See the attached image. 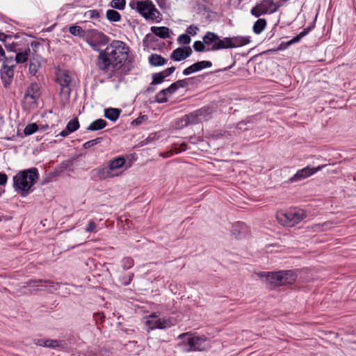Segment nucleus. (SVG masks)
Returning <instances> with one entry per match:
<instances>
[{
    "mask_svg": "<svg viewBox=\"0 0 356 356\" xmlns=\"http://www.w3.org/2000/svg\"><path fill=\"white\" fill-rule=\"evenodd\" d=\"M95 179L99 180H105L106 179L113 178L122 174V172H112L108 166H101L92 171Z\"/></svg>",
    "mask_w": 356,
    "mask_h": 356,
    "instance_id": "9b49d317",
    "label": "nucleus"
},
{
    "mask_svg": "<svg viewBox=\"0 0 356 356\" xmlns=\"http://www.w3.org/2000/svg\"><path fill=\"white\" fill-rule=\"evenodd\" d=\"M198 30H199V29L197 26H196L195 25H191L187 28L186 32L189 35H195L197 34V32Z\"/></svg>",
    "mask_w": 356,
    "mask_h": 356,
    "instance_id": "8fccbe9b",
    "label": "nucleus"
},
{
    "mask_svg": "<svg viewBox=\"0 0 356 356\" xmlns=\"http://www.w3.org/2000/svg\"><path fill=\"white\" fill-rule=\"evenodd\" d=\"M56 81L61 87V91H63L64 88H68L72 81V77L70 76L67 71H61L57 73Z\"/></svg>",
    "mask_w": 356,
    "mask_h": 356,
    "instance_id": "f3484780",
    "label": "nucleus"
},
{
    "mask_svg": "<svg viewBox=\"0 0 356 356\" xmlns=\"http://www.w3.org/2000/svg\"><path fill=\"white\" fill-rule=\"evenodd\" d=\"M163 90H165V92H166L167 95L172 94L176 91L175 88H172V84L167 88L163 89Z\"/></svg>",
    "mask_w": 356,
    "mask_h": 356,
    "instance_id": "680f3d73",
    "label": "nucleus"
},
{
    "mask_svg": "<svg viewBox=\"0 0 356 356\" xmlns=\"http://www.w3.org/2000/svg\"><path fill=\"white\" fill-rule=\"evenodd\" d=\"M15 53H11L10 54L8 53V54H6V57H4L3 63L2 65H13L15 66Z\"/></svg>",
    "mask_w": 356,
    "mask_h": 356,
    "instance_id": "ea45409f",
    "label": "nucleus"
},
{
    "mask_svg": "<svg viewBox=\"0 0 356 356\" xmlns=\"http://www.w3.org/2000/svg\"><path fill=\"white\" fill-rule=\"evenodd\" d=\"M195 111L198 114V118L200 120L202 119L204 120H208L211 118L213 109L209 106H204L196 110Z\"/></svg>",
    "mask_w": 356,
    "mask_h": 356,
    "instance_id": "393cba45",
    "label": "nucleus"
},
{
    "mask_svg": "<svg viewBox=\"0 0 356 356\" xmlns=\"http://www.w3.org/2000/svg\"><path fill=\"white\" fill-rule=\"evenodd\" d=\"M212 66V63L208 60H202L195 63L191 66L186 67L183 71V74L185 76L189 75L193 72L202 70V69L210 67Z\"/></svg>",
    "mask_w": 356,
    "mask_h": 356,
    "instance_id": "2eb2a0df",
    "label": "nucleus"
},
{
    "mask_svg": "<svg viewBox=\"0 0 356 356\" xmlns=\"http://www.w3.org/2000/svg\"><path fill=\"white\" fill-rule=\"evenodd\" d=\"M138 13L145 19L159 22L161 20V14L150 0L141 1L138 5Z\"/></svg>",
    "mask_w": 356,
    "mask_h": 356,
    "instance_id": "39448f33",
    "label": "nucleus"
},
{
    "mask_svg": "<svg viewBox=\"0 0 356 356\" xmlns=\"http://www.w3.org/2000/svg\"><path fill=\"white\" fill-rule=\"evenodd\" d=\"M38 129V126L36 123H31L26 125L24 129V133L26 136L34 134Z\"/></svg>",
    "mask_w": 356,
    "mask_h": 356,
    "instance_id": "c9c22d12",
    "label": "nucleus"
},
{
    "mask_svg": "<svg viewBox=\"0 0 356 356\" xmlns=\"http://www.w3.org/2000/svg\"><path fill=\"white\" fill-rule=\"evenodd\" d=\"M6 52L3 47L0 44V63H3L4 57H6Z\"/></svg>",
    "mask_w": 356,
    "mask_h": 356,
    "instance_id": "052dcab7",
    "label": "nucleus"
},
{
    "mask_svg": "<svg viewBox=\"0 0 356 356\" xmlns=\"http://www.w3.org/2000/svg\"><path fill=\"white\" fill-rule=\"evenodd\" d=\"M189 79H185L178 80V81L172 83V88H175L176 90H177L180 88H186L188 86V81Z\"/></svg>",
    "mask_w": 356,
    "mask_h": 356,
    "instance_id": "4c0bfd02",
    "label": "nucleus"
},
{
    "mask_svg": "<svg viewBox=\"0 0 356 356\" xmlns=\"http://www.w3.org/2000/svg\"><path fill=\"white\" fill-rule=\"evenodd\" d=\"M266 25L267 22L265 19H259L253 25V31L256 34H260L265 29Z\"/></svg>",
    "mask_w": 356,
    "mask_h": 356,
    "instance_id": "c85d7f7f",
    "label": "nucleus"
},
{
    "mask_svg": "<svg viewBox=\"0 0 356 356\" xmlns=\"http://www.w3.org/2000/svg\"><path fill=\"white\" fill-rule=\"evenodd\" d=\"M152 32L156 36L165 39L170 37L169 29L166 26H152Z\"/></svg>",
    "mask_w": 356,
    "mask_h": 356,
    "instance_id": "5701e85b",
    "label": "nucleus"
},
{
    "mask_svg": "<svg viewBox=\"0 0 356 356\" xmlns=\"http://www.w3.org/2000/svg\"><path fill=\"white\" fill-rule=\"evenodd\" d=\"M102 140V138H97L95 139L88 140L83 144V148L89 149V148L95 146V145L101 143Z\"/></svg>",
    "mask_w": 356,
    "mask_h": 356,
    "instance_id": "37998d69",
    "label": "nucleus"
},
{
    "mask_svg": "<svg viewBox=\"0 0 356 356\" xmlns=\"http://www.w3.org/2000/svg\"><path fill=\"white\" fill-rule=\"evenodd\" d=\"M250 42V37L234 36L225 38V49H232L245 46Z\"/></svg>",
    "mask_w": 356,
    "mask_h": 356,
    "instance_id": "6e6552de",
    "label": "nucleus"
},
{
    "mask_svg": "<svg viewBox=\"0 0 356 356\" xmlns=\"http://www.w3.org/2000/svg\"><path fill=\"white\" fill-rule=\"evenodd\" d=\"M290 44H288V42H282L280 46L277 47V50H282V49H285L286 48H287Z\"/></svg>",
    "mask_w": 356,
    "mask_h": 356,
    "instance_id": "338daca9",
    "label": "nucleus"
},
{
    "mask_svg": "<svg viewBox=\"0 0 356 356\" xmlns=\"http://www.w3.org/2000/svg\"><path fill=\"white\" fill-rule=\"evenodd\" d=\"M156 102L158 103H165L168 101V95L165 90H161L155 97Z\"/></svg>",
    "mask_w": 356,
    "mask_h": 356,
    "instance_id": "a19ab883",
    "label": "nucleus"
},
{
    "mask_svg": "<svg viewBox=\"0 0 356 356\" xmlns=\"http://www.w3.org/2000/svg\"><path fill=\"white\" fill-rule=\"evenodd\" d=\"M200 122V119L198 118V114L195 111L187 115H185L181 118L179 119L177 122V124L180 128H183L190 124H197Z\"/></svg>",
    "mask_w": 356,
    "mask_h": 356,
    "instance_id": "ddd939ff",
    "label": "nucleus"
},
{
    "mask_svg": "<svg viewBox=\"0 0 356 356\" xmlns=\"http://www.w3.org/2000/svg\"><path fill=\"white\" fill-rule=\"evenodd\" d=\"M147 325L150 330L154 329H164L169 325V321L167 320L157 319V320H148Z\"/></svg>",
    "mask_w": 356,
    "mask_h": 356,
    "instance_id": "aec40b11",
    "label": "nucleus"
},
{
    "mask_svg": "<svg viewBox=\"0 0 356 356\" xmlns=\"http://www.w3.org/2000/svg\"><path fill=\"white\" fill-rule=\"evenodd\" d=\"M314 27V22L307 28H305L298 35L288 41V44H293L298 42L303 37L307 35Z\"/></svg>",
    "mask_w": 356,
    "mask_h": 356,
    "instance_id": "b1692460",
    "label": "nucleus"
},
{
    "mask_svg": "<svg viewBox=\"0 0 356 356\" xmlns=\"http://www.w3.org/2000/svg\"><path fill=\"white\" fill-rule=\"evenodd\" d=\"M126 5L125 0H112L110 6L111 8L122 10L124 8Z\"/></svg>",
    "mask_w": 356,
    "mask_h": 356,
    "instance_id": "f704fd0d",
    "label": "nucleus"
},
{
    "mask_svg": "<svg viewBox=\"0 0 356 356\" xmlns=\"http://www.w3.org/2000/svg\"><path fill=\"white\" fill-rule=\"evenodd\" d=\"M40 45V43L37 41H33L31 42V47L33 49L34 51H36V49Z\"/></svg>",
    "mask_w": 356,
    "mask_h": 356,
    "instance_id": "0e129e2a",
    "label": "nucleus"
},
{
    "mask_svg": "<svg viewBox=\"0 0 356 356\" xmlns=\"http://www.w3.org/2000/svg\"><path fill=\"white\" fill-rule=\"evenodd\" d=\"M122 262L124 269H129L134 266V259L131 257H124Z\"/></svg>",
    "mask_w": 356,
    "mask_h": 356,
    "instance_id": "c03bdc74",
    "label": "nucleus"
},
{
    "mask_svg": "<svg viewBox=\"0 0 356 356\" xmlns=\"http://www.w3.org/2000/svg\"><path fill=\"white\" fill-rule=\"evenodd\" d=\"M122 111L119 108H108L104 110V117L112 122L116 121Z\"/></svg>",
    "mask_w": 356,
    "mask_h": 356,
    "instance_id": "4be33fe9",
    "label": "nucleus"
},
{
    "mask_svg": "<svg viewBox=\"0 0 356 356\" xmlns=\"http://www.w3.org/2000/svg\"><path fill=\"white\" fill-rule=\"evenodd\" d=\"M96 227H97V226H96L95 222L94 221H92V220H90V221L88 222V225H87V227H86V232H94V231H95V229H96Z\"/></svg>",
    "mask_w": 356,
    "mask_h": 356,
    "instance_id": "3c124183",
    "label": "nucleus"
},
{
    "mask_svg": "<svg viewBox=\"0 0 356 356\" xmlns=\"http://www.w3.org/2000/svg\"><path fill=\"white\" fill-rule=\"evenodd\" d=\"M147 115H142L137 118L136 120H134L132 122L133 124L139 125L142 124L143 120H147Z\"/></svg>",
    "mask_w": 356,
    "mask_h": 356,
    "instance_id": "864d4df0",
    "label": "nucleus"
},
{
    "mask_svg": "<svg viewBox=\"0 0 356 356\" xmlns=\"http://www.w3.org/2000/svg\"><path fill=\"white\" fill-rule=\"evenodd\" d=\"M7 38H10V35H6L5 33L0 32V41L6 42Z\"/></svg>",
    "mask_w": 356,
    "mask_h": 356,
    "instance_id": "e2e57ef3",
    "label": "nucleus"
},
{
    "mask_svg": "<svg viewBox=\"0 0 356 356\" xmlns=\"http://www.w3.org/2000/svg\"><path fill=\"white\" fill-rule=\"evenodd\" d=\"M250 13L252 15L257 17H259L261 15H264L262 9L261 8L259 3L251 9Z\"/></svg>",
    "mask_w": 356,
    "mask_h": 356,
    "instance_id": "49530a36",
    "label": "nucleus"
},
{
    "mask_svg": "<svg viewBox=\"0 0 356 356\" xmlns=\"http://www.w3.org/2000/svg\"><path fill=\"white\" fill-rule=\"evenodd\" d=\"M39 174L35 168L19 172L13 177V187L22 197L26 196L31 187L37 182Z\"/></svg>",
    "mask_w": 356,
    "mask_h": 356,
    "instance_id": "f03ea898",
    "label": "nucleus"
},
{
    "mask_svg": "<svg viewBox=\"0 0 356 356\" xmlns=\"http://www.w3.org/2000/svg\"><path fill=\"white\" fill-rule=\"evenodd\" d=\"M40 66V63L38 60H36L35 58L31 59L30 60L29 67V70L30 74L31 75H35Z\"/></svg>",
    "mask_w": 356,
    "mask_h": 356,
    "instance_id": "473e14b6",
    "label": "nucleus"
},
{
    "mask_svg": "<svg viewBox=\"0 0 356 356\" xmlns=\"http://www.w3.org/2000/svg\"><path fill=\"white\" fill-rule=\"evenodd\" d=\"M80 127L79 122L77 118H74L71 120L66 126L65 129L63 130L59 135L62 137H66L70 134L76 131Z\"/></svg>",
    "mask_w": 356,
    "mask_h": 356,
    "instance_id": "6ab92c4d",
    "label": "nucleus"
},
{
    "mask_svg": "<svg viewBox=\"0 0 356 356\" xmlns=\"http://www.w3.org/2000/svg\"><path fill=\"white\" fill-rule=\"evenodd\" d=\"M43 346L47 348H55L56 347H59L60 346V343L59 341L56 339H47L44 341Z\"/></svg>",
    "mask_w": 356,
    "mask_h": 356,
    "instance_id": "58836bf2",
    "label": "nucleus"
},
{
    "mask_svg": "<svg viewBox=\"0 0 356 356\" xmlns=\"http://www.w3.org/2000/svg\"><path fill=\"white\" fill-rule=\"evenodd\" d=\"M8 177L4 173H0V186L6 184Z\"/></svg>",
    "mask_w": 356,
    "mask_h": 356,
    "instance_id": "bf43d9fd",
    "label": "nucleus"
},
{
    "mask_svg": "<svg viewBox=\"0 0 356 356\" xmlns=\"http://www.w3.org/2000/svg\"><path fill=\"white\" fill-rule=\"evenodd\" d=\"M182 49H184V55L186 59L192 54L193 51L189 46L183 47Z\"/></svg>",
    "mask_w": 356,
    "mask_h": 356,
    "instance_id": "6e6d98bb",
    "label": "nucleus"
},
{
    "mask_svg": "<svg viewBox=\"0 0 356 356\" xmlns=\"http://www.w3.org/2000/svg\"><path fill=\"white\" fill-rule=\"evenodd\" d=\"M165 79L163 74L161 72L154 73L152 74V81L151 85H158L163 82Z\"/></svg>",
    "mask_w": 356,
    "mask_h": 356,
    "instance_id": "72a5a7b5",
    "label": "nucleus"
},
{
    "mask_svg": "<svg viewBox=\"0 0 356 356\" xmlns=\"http://www.w3.org/2000/svg\"><path fill=\"white\" fill-rule=\"evenodd\" d=\"M141 3V1H131L129 3V6L131 9L136 10L137 12L138 11V4Z\"/></svg>",
    "mask_w": 356,
    "mask_h": 356,
    "instance_id": "4d7b16f0",
    "label": "nucleus"
},
{
    "mask_svg": "<svg viewBox=\"0 0 356 356\" xmlns=\"http://www.w3.org/2000/svg\"><path fill=\"white\" fill-rule=\"evenodd\" d=\"M3 43L8 53H16L15 47L17 44L15 43L7 44L6 42Z\"/></svg>",
    "mask_w": 356,
    "mask_h": 356,
    "instance_id": "09e8293b",
    "label": "nucleus"
},
{
    "mask_svg": "<svg viewBox=\"0 0 356 356\" xmlns=\"http://www.w3.org/2000/svg\"><path fill=\"white\" fill-rule=\"evenodd\" d=\"M13 65H2L0 70L1 79L2 80L3 86L8 88L13 79L14 76V67Z\"/></svg>",
    "mask_w": 356,
    "mask_h": 356,
    "instance_id": "f8f14e48",
    "label": "nucleus"
},
{
    "mask_svg": "<svg viewBox=\"0 0 356 356\" xmlns=\"http://www.w3.org/2000/svg\"><path fill=\"white\" fill-rule=\"evenodd\" d=\"M262 12L264 14H272L278 10L281 5L275 3L273 0H262L259 3Z\"/></svg>",
    "mask_w": 356,
    "mask_h": 356,
    "instance_id": "dca6fc26",
    "label": "nucleus"
},
{
    "mask_svg": "<svg viewBox=\"0 0 356 356\" xmlns=\"http://www.w3.org/2000/svg\"><path fill=\"white\" fill-rule=\"evenodd\" d=\"M326 165H319L317 168H309V166L299 170L291 179V182L302 180L314 175L316 172L321 170Z\"/></svg>",
    "mask_w": 356,
    "mask_h": 356,
    "instance_id": "9d476101",
    "label": "nucleus"
},
{
    "mask_svg": "<svg viewBox=\"0 0 356 356\" xmlns=\"http://www.w3.org/2000/svg\"><path fill=\"white\" fill-rule=\"evenodd\" d=\"M206 337H191L187 339V344L189 348L186 350L187 352L191 351H202L205 350L204 343L207 341Z\"/></svg>",
    "mask_w": 356,
    "mask_h": 356,
    "instance_id": "1a4fd4ad",
    "label": "nucleus"
},
{
    "mask_svg": "<svg viewBox=\"0 0 356 356\" xmlns=\"http://www.w3.org/2000/svg\"><path fill=\"white\" fill-rule=\"evenodd\" d=\"M177 40L179 43L188 44L191 42V38L188 34H181L178 37Z\"/></svg>",
    "mask_w": 356,
    "mask_h": 356,
    "instance_id": "de8ad7c7",
    "label": "nucleus"
},
{
    "mask_svg": "<svg viewBox=\"0 0 356 356\" xmlns=\"http://www.w3.org/2000/svg\"><path fill=\"white\" fill-rule=\"evenodd\" d=\"M247 232L246 225L243 222H237L233 225L232 235L236 239H240L245 235Z\"/></svg>",
    "mask_w": 356,
    "mask_h": 356,
    "instance_id": "a211bd4d",
    "label": "nucleus"
},
{
    "mask_svg": "<svg viewBox=\"0 0 356 356\" xmlns=\"http://www.w3.org/2000/svg\"><path fill=\"white\" fill-rule=\"evenodd\" d=\"M202 40L207 47V51H218L225 49V38L221 39L213 32L207 31Z\"/></svg>",
    "mask_w": 356,
    "mask_h": 356,
    "instance_id": "423d86ee",
    "label": "nucleus"
},
{
    "mask_svg": "<svg viewBox=\"0 0 356 356\" xmlns=\"http://www.w3.org/2000/svg\"><path fill=\"white\" fill-rule=\"evenodd\" d=\"M261 277H265L266 282L271 286H279L282 285H291L297 278V275L291 270L278 272H262Z\"/></svg>",
    "mask_w": 356,
    "mask_h": 356,
    "instance_id": "7ed1b4c3",
    "label": "nucleus"
},
{
    "mask_svg": "<svg viewBox=\"0 0 356 356\" xmlns=\"http://www.w3.org/2000/svg\"><path fill=\"white\" fill-rule=\"evenodd\" d=\"M106 18L110 22H118L121 20V15L113 9H109L106 11Z\"/></svg>",
    "mask_w": 356,
    "mask_h": 356,
    "instance_id": "7c9ffc66",
    "label": "nucleus"
},
{
    "mask_svg": "<svg viewBox=\"0 0 356 356\" xmlns=\"http://www.w3.org/2000/svg\"><path fill=\"white\" fill-rule=\"evenodd\" d=\"M122 68V67L120 69V70ZM104 74H107V79H111L113 77L116 76L118 79V81L120 82L122 81L124 78V75L127 74V72H125L124 74H122V72H119V70H113V67L111 66L109 67L108 71L106 73H104L103 71H102Z\"/></svg>",
    "mask_w": 356,
    "mask_h": 356,
    "instance_id": "bb28decb",
    "label": "nucleus"
},
{
    "mask_svg": "<svg viewBox=\"0 0 356 356\" xmlns=\"http://www.w3.org/2000/svg\"><path fill=\"white\" fill-rule=\"evenodd\" d=\"M94 317L96 321L98 322L99 321H103L105 318V316L102 312H97L94 314Z\"/></svg>",
    "mask_w": 356,
    "mask_h": 356,
    "instance_id": "13d9d810",
    "label": "nucleus"
},
{
    "mask_svg": "<svg viewBox=\"0 0 356 356\" xmlns=\"http://www.w3.org/2000/svg\"><path fill=\"white\" fill-rule=\"evenodd\" d=\"M107 122L106 120L103 119H98L90 123L87 129L92 131H98L105 128Z\"/></svg>",
    "mask_w": 356,
    "mask_h": 356,
    "instance_id": "a878e982",
    "label": "nucleus"
},
{
    "mask_svg": "<svg viewBox=\"0 0 356 356\" xmlns=\"http://www.w3.org/2000/svg\"><path fill=\"white\" fill-rule=\"evenodd\" d=\"M170 57V59L174 61H181L184 60V49H182V47L175 49L173 50Z\"/></svg>",
    "mask_w": 356,
    "mask_h": 356,
    "instance_id": "c756f323",
    "label": "nucleus"
},
{
    "mask_svg": "<svg viewBox=\"0 0 356 356\" xmlns=\"http://www.w3.org/2000/svg\"><path fill=\"white\" fill-rule=\"evenodd\" d=\"M175 67H170L161 72L163 73V76H165V77L166 78L167 76L171 75L175 72Z\"/></svg>",
    "mask_w": 356,
    "mask_h": 356,
    "instance_id": "603ef678",
    "label": "nucleus"
},
{
    "mask_svg": "<svg viewBox=\"0 0 356 356\" xmlns=\"http://www.w3.org/2000/svg\"><path fill=\"white\" fill-rule=\"evenodd\" d=\"M90 19L99 18V13L97 10H90L88 12Z\"/></svg>",
    "mask_w": 356,
    "mask_h": 356,
    "instance_id": "5fc2aeb1",
    "label": "nucleus"
},
{
    "mask_svg": "<svg viewBox=\"0 0 356 356\" xmlns=\"http://www.w3.org/2000/svg\"><path fill=\"white\" fill-rule=\"evenodd\" d=\"M69 32L70 34L74 36H78L79 38H86V33L87 31H84L81 26H71L69 28Z\"/></svg>",
    "mask_w": 356,
    "mask_h": 356,
    "instance_id": "cd10ccee",
    "label": "nucleus"
},
{
    "mask_svg": "<svg viewBox=\"0 0 356 356\" xmlns=\"http://www.w3.org/2000/svg\"><path fill=\"white\" fill-rule=\"evenodd\" d=\"M147 40H149L150 41H153L154 40V36H153L152 34L149 33L147 34L145 39L143 40V43L145 44Z\"/></svg>",
    "mask_w": 356,
    "mask_h": 356,
    "instance_id": "774afa93",
    "label": "nucleus"
},
{
    "mask_svg": "<svg viewBox=\"0 0 356 356\" xmlns=\"http://www.w3.org/2000/svg\"><path fill=\"white\" fill-rule=\"evenodd\" d=\"M149 63L151 65L159 67L165 65L167 63V60L157 54H152L149 56Z\"/></svg>",
    "mask_w": 356,
    "mask_h": 356,
    "instance_id": "412c9836",
    "label": "nucleus"
},
{
    "mask_svg": "<svg viewBox=\"0 0 356 356\" xmlns=\"http://www.w3.org/2000/svg\"><path fill=\"white\" fill-rule=\"evenodd\" d=\"M306 217V212L302 209L280 211L277 214V218L279 222L286 227H293Z\"/></svg>",
    "mask_w": 356,
    "mask_h": 356,
    "instance_id": "20e7f679",
    "label": "nucleus"
},
{
    "mask_svg": "<svg viewBox=\"0 0 356 356\" xmlns=\"http://www.w3.org/2000/svg\"><path fill=\"white\" fill-rule=\"evenodd\" d=\"M154 85H151L146 89V90L145 91V93L147 94H149V93H152L155 91V88L154 87Z\"/></svg>",
    "mask_w": 356,
    "mask_h": 356,
    "instance_id": "69168bd1",
    "label": "nucleus"
},
{
    "mask_svg": "<svg viewBox=\"0 0 356 356\" xmlns=\"http://www.w3.org/2000/svg\"><path fill=\"white\" fill-rule=\"evenodd\" d=\"M40 95V88L37 83L34 82L31 83L27 87L24 93V99L30 105H35Z\"/></svg>",
    "mask_w": 356,
    "mask_h": 356,
    "instance_id": "0eeeda50",
    "label": "nucleus"
},
{
    "mask_svg": "<svg viewBox=\"0 0 356 356\" xmlns=\"http://www.w3.org/2000/svg\"><path fill=\"white\" fill-rule=\"evenodd\" d=\"M30 52V49L28 48L27 50L24 52L15 53V65L17 63H24L28 60L29 54Z\"/></svg>",
    "mask_w": 356,
    "mask_h": 356,
    "instance_id": "2f4dec72",
    "label": "nucleus"
},
{
    "mask_svg": "<svg viewBox=\"0 0 356 356\" xmlns=\"http://www.w3.org/2000/svg\"><path fill=\"white\" fill-rule=\"evenodd\" d=\"M193 49L195 51L197 52H203L204 51H207V46L206 44L204 42V40L202 41H195L193 44Z\"/></svg>",
    "mask_w": 356,
    "mask_h": 356,
    "instance_id": "e433bc0d",
    "label": "nucleus"
},
{
    "mask_svg": "<svg viewBox=\"0 0 356 356\" xmlns=\"http://www.w3.org/2000/svg\"><path fill=\"white\" fill-rule=\"evenodd\" d=\"M45 283V284H50L52 283L50 280H31L26 282V284L27 286H31L32 284L38 286L40 284Z\"/></svg>",
    "mask_w": 356,
    "mask_h": 356,
    "instance_id": "a18cd8bd",
    "label": "nucleus"
},
{
    "mask_svg": "<svg viewBox=\"0 0 356 356\" xmlns=\"http://www.w3.org/2000/svg\"><path fill=\"white\" fill-rule=\"evenodd\" d=\"M126 164V160L123 156H117L108 161L107 163L108 168H110L112 172H114L115 171L120 168H122L124 166H125L124 170H127L131 165V163H129L128 165H127Z\"/></svg>",
    "mask_w": 356,
    "mask_h": 356,
    "instance_id": "4468645a",
    "label": "nucleus"
},
{
    "mask_svg": "<svg viewBox=\"0 0 356 356\" xmlns=\"http://www.w3.org/2000/svg\"><path fill=\"white\" fill-rule=\"evenodd\" d=\"M230 136H231V134L228 131H225L213 133V134L211 135L210 138L213 140H217V139L224 138H227Z\"/></svg>",
    "mask_w": 356,
    "mask_h": 356,
    "instance_id": "79ce46f5",
    "label": "nucleus"
},
{
    "mask_svg": "<svg viewBox=\"0 0 356 356\" xmlns=\"http://www.w3.org/2000/svg\"><path fill=\"white\" fill-rule=\"evenodd\" d=\"M86 42L95 51L99 52L97 58V67L104 73L111 66L113 70H120L127 60L129 48L124 42L114 40L104 50L99 48L109 42L110 38L104 33L95 29L88 30Z\"/></svg>",
    "mask_w": 356,
    "mask_h": 356,
    "instance_id": "f257e3e1",
    "label": "nucleus"
}]
</instances>
